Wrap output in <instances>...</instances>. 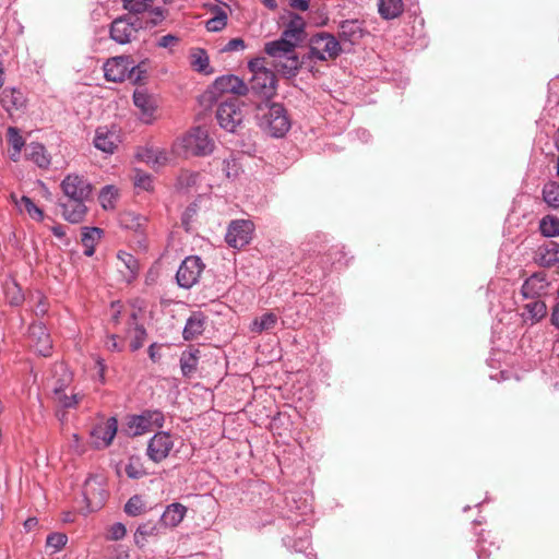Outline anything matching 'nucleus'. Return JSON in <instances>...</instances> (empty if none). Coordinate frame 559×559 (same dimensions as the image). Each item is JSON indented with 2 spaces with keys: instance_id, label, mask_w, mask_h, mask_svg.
<instances>
[{
  "instance_id": "obj_27",
  "label": "nucleus",
  "mask_w": 559,
  "mask_h": 559,
  "mask_svg": "<svg viewBox=\"0 0 559 559\" xmlns=\"http://www.w3.org/2000/svg\"><path fill=\"white\" fill-rule=\"evenodd\" d=\"M296 46L297 44H295V41L282 35L280 39L266 43L264 51L269 56L277 59L282 58V56L295 52Z\"/></svg>"
},
{
  "instance_id": "obj_12",
  "label": "nucleus",
  "mask_w": 559,
  "mask_h": 559,
  "mask_svg": "<svg viewBox=\"0 0 559 559\" xmlns=\"http://www.w3.org/2000/svg\"><path fill=\"white\" fill-rule=\"evenodd\" d=\"M253 231L254 225L252 222L236 219L229 224L225 240L228 246L235 249H241L251 241Z\"/></svg>"
},
{
  "instance_id": "obj_38",
  "label": "nucleus",
  "mask_w": 559,
  "mask_h": 559,
  "mask_svg": "<svg viewBox=\"0 0 559 559\" xmlns=\"http://www.w3.org/2000/svg\"><path fill=\"white\" fill-rule=\"evenodd\" d=\"M190 64L194 71L205 74H210L213 72V70L210 69V59L205 49H192L190 53Z\"/></svg>"
},
{
  "instance_id": "obj_22",
  "label": "nucleus",
  "mask_w": 559,
  "mask_h": 559,
  "mask_svg": "<svg viewBox=\"0 0 559 559\" xmlns=\"http://www.w3.org/2000/svg\"><path fill=\"white\" fill-rule=\"evenodd\" d=\"M362 22L359 20H345L338 25V38L340 43L356 45L365 36L366 29L362 26Z\"/></svg>"
},
{
  "instance_id": "obj_46",
  "label": "nucleus",
  "mask_w": 559,
  "mask_h": 559,
  "mask_svg": "<svg viewBox=\"0 0 559 559\" xmlns=\"http://www.w3.org/2000/svg\"><path fill=\"white\" fill-rule=\"evenodd\" d=\"M543 200L551 207H559V183L549 181L545 183L543 191Z\"/></svg>"
},
{
  "instance_id": "obj_25",
  "label": "nucleus",
  "mask_w": 559,
  "mask_h": 559,
  "mask_svg": "<svg viewBox=\"0 0 559 559\" xmlns=\"http://www.w3.org/2000/svg\"><path fill=\"white\" fill-rule=\"evenodd\" d=\"M535 262L543 267H551L559 262V245L549 242L539 247L534 258Z\"/></svg>"
},
{
  "instance_id": "obj_3",
  "label": "nucleus",
  "mask_w": 559,
  "mask_h": 559,
  "mask_svg": "<svg viewBox=\"0 0 559 559\" xmlns=\"http://www.w3.org/2000/svg\"><path fill=\"white\" fill-rule=\"evenodd\" d=\"M225 94L235 96L247 95V83L234 74L217 78L212 85L201 95V103H215Z\"/></svg>"
},
{
  "instance_id": "obj_59",
  "label": "nucleus",
  "mask_w": 559,
  "mask_h": 559,
  "mask_svg": "<svg viewBox=\"0 0 559 559\" xmlns=\"http://www.w3.org/2000/svg\"><path fill=\"white\" fill-rule=\"evenodd\" d=\"M265 58H254L248 62V69L252 75L259 74L262 71H271L265 67Z\"/></svg>"
},
{
  "instance_id": "obj_61",
  "label": "nucleus",
  "mask_w": 559,
  "mask_h": 559,
  "mask_svg": "<svg viewBox=\"0 0 559 559\" xmlns=\"http://www.w3.org/2000/svg\"><path fill=\"white\" fill-rule=\"evenodd\" d=\"M224 170L226 171V176L228 178H235L239 173V164L236 158L225 159L224 160Z\"/></svg>"
},
{
  "instance_id": "obj_51",
  "label": "nucleus",
  "mask_w": 559,
  "mask_h": 559,
  "mask_svg": "<svg viewBox=\"0 0 559 559\" xmlns=\"http://www.w3.org/2000/svg\"><path fill=\"white\" fill-rule=\"evenodd\" d=\"M199 205L195 202L190 203L181 215V225L186 231L191 230V224L198 214Z\"/></svg>"
},
{
  "instance_id": "obj_9",
  "label": "nucleus",
  "mask_w": 559,
  "mask_h": 559,
  "mask_svg": "<svg viewBox=\"0 0 559 559\" xmlns=\"http://www.w3.org/2000/svg\"><path fill=\"white\" fill-rule=\"evenodd\" d=\"M83 497L87 511L95 512L106 503L108 491L98 477L90 476L83 485Z\"/></svg>"
},
{
  "instance_id": "obj_32",
  "label": "nucleus",
  "mask_w": 559,
  "mask_h": 559,
  "mask_svg": "<svg viewBox=\"0 0 559 559\" xmlns=\"http://www.w3.org/2000/svg\"><path fill=\"white\" fill-rule=\"evenodd\" d=\"M103 229L98 227H83L81 233V242L84 247V254L92 257L95 252V247L99 242Z\"/></svg>"
},
{
  "instance_id": "obj_16",
  "label": "nucleus",
  "mask_w": 559,
  "mask_h": 559,
  "mask_svg": "<svg viewBox=\"0 0 559 559\" xmlns=\"http://www.w3.org/2000/svg\"><path fill=\"white\" fill-rule=\"evenodd\" d=\"M550 282L544 271L535 272L527 277L521 287V295L525 299L540 298L548 293Z\"/></svg>"
},
{
  "instance_id": "obj_57",
  "label": "nucleus",
  "mask_w": 559,
  "mask_h": 559,
  "mask_svg": "<svg viewBox=\"0 0 559 559\" xmlns=\"http://www.w3.org/2000/svg\"><path fill=\"white\" fill-rule=\"evenodd\" d=\"M126 474L128 475L129 478L139 479L146 475V472L140 464L133 462V460H130V462L126 466Z\"/></svg>"
},
{
  "instance_id": "obj_55",
  "label": "nucleus",
  "mask_w": 559,
  "mask_h": 559,
  "mask_svg": "<svg viewBox=\"0 0 559 559\" xmlns=\"http://www.w3.org/2000/svg\"><path fill=\"white\" fill-rule=\"evenodd\" d=\"M134 186L145 191L153 190V178L151 175L136 170L134 176Z\"/></svg>"
},
{
  "instance_id": "obj_7",
  "label": "nucleus",
  "mask_w": 559,
  "mask_h": 559,
  "mask_svg": "<svg viewBox=\"0 0 559 559\" xmlns=\"http://www.w3.org/2000/svg\"><path fill=\"white\" fill-rule=\"evenodd\" d=\"M218 124L228 132H235L241 124L243 114L240 108V102L235 96L221 102L216 110Z\"/></svg>"
},
{
  "instance_id": "obj_13",
  "label": "nucleus",
  "mask_w": 559,
  "mask_h": 559,
  "mask_svg": "<svg viewBox=\"0 0 559 559\" xmlns=\"http://www.w3.org/2000/svg\"><path fill=\"white\" fill-rule=\"evenodd\" d=\"M174 448V440L169 432H156L147 443L146 454L154 463H160Z\"/></svg>"
},
{
  "instance_id": "obj_14",
  "label": "nucleus",
  "mask_w": 559,
  "mask_h": 559,
  "mask_svg": "<svg viewBox=\"0 0 559 559\" xmlns=\"http://www.w3.org/2000/svg\"><path fill=\"white\" fill-rule=\"evenodd\" d=\"M88 200H80L79 198H69L63 195L59 200L62 217L71 224H80L85 221L88 212Z\"/></svg>"
},
{
  "instance_id": "obj_26",
  "label": "nucleus",
  "mask_w": 559,
  "mask_h": 559,
  "mask_svg": "<svg viewBox=\"0 0 559 559\" xmlns=\"http://www.w3.org/2000/svg\"><path fill=\"white\" fill-rule=\"evenodd\" d=\"M186 512L187 508L183 504L171 503L159 516V523L165 527H175L183 520Z\"/></svg>"
},
{
  "instance_id": "obj_45",
  "label": "nucleus",
  "mask_w": 559,
  "mask_h": 559,
  "mask_svg": "<svg viewBox=\"0 0 559 559\" xmlns=\"http://www.w3.org/2000/svg\"><path fill=\"white\" fill-rule=\"evenodd\" d=\"M118 198V190L111 186H105L98 195V201L104 210H114Z\"/></svg>"
},
{
  "instance_id": "obj_36",
  "label": "nucleus",
  "mask_w": 559,
  "mask_h": 559,
  "mask_svg": "<svg viewBox=\"0 0 559 559\" xmlns=\"http://www.w3.org/2000/svg\"><path fill=\"white\" fill-rule=\"evenodd\" d=\"M305 25L306 24L304 19L295 14L286 25L282 35L295 41V44H298L302 40L305 34Z\"/></svg>"
},
{
  "instance_id": "obj_53",
  "label": "nucleus",
  "mask_w": 559,
  "mask_h": 559,
  "mask_svg": "<svg viewBox=\"0 0 559 559\" xmlns=\"http://www.w3.org/2000/svg\"><path fill=\"white\" fill-rule=\"evenodd\" d=\"M56 400L63 408H74L79 405L80 401L83 399L80 394L67 395L64 391L60 394H55Z\"/></svg>"
},
{
  "instance_id": "obj_44",
  "label": "nucleus",
  "mask_w": 559,
  "mask_h": 559,
  "mask_svg": "<svg viewBox=\"0 0 559 559\" xmlns=\"http://www.w3.org/2000/svg\"><path fill=\"white\" fill-rule=\"evenodd\" d=\"M539 231L545 237L559 236V218L554 215H546L539 222Z\"/></svg>"
},
{
  "instance_id": "obj_39",
  "label": "nucleus",
  "mask_w": 559,
  "mask_h": 559,
  "mask_svg": "<svg viewBox=\"0 0 559 559\" xmlns=\"http://www.w3.org/2000/svg\"><path fill=\"white\" fill-rule=\"evenodd\" d=\"M128 323L130 325H134V335L130 342V349H131V352H136L141 347H143L144 342L147 336V332L143 324L138 323V313L136 312H132L130 314Z\"/></svg>"
},
{
  "instance_id": "obj_23",
  "label": "nucleus",
  "mask_w": 559,
  "mask_h": 559,
  "mask_svg": "<svg viewBox=\"0 0 559 559\" xmlns=\"http://www.w3.org/2000/svg\"><path fill=\"white\" fill-rule=\"evenodd\" d=\"M331 265V258L326 254L319 253L311 258V260L305 266V270L307 274L312 277V280L321 281L330 272Z\"/></svg>"
},
{
  "instance_id": "obj_58",
  "label": "nucleus",
  "mask_w": 559,
  "mask_h": 559,
  "mask_svg": "<svg viewBox=\"0 0 559 559\" xmlns=\"http://www.w3.org/2000/svg\"><path fill=\"white\" fill-rule=\"evenodd\" d=\"M51 158L47 154L44 145L37 143V167L47 169L50 166Z\"/></svg>"
},
{
  "instance_id": "obj_34",
  "label": "nucleus",
  "mask_w": 559,
  "mask_h": 559,
  "mask_svg": "<svg viewBox=\"0 0 559 559\" xmlns=\"http://www.w3.org/2000/svg\"><path fill=\"white\" fill-rule=\"evenodd\" d=\"M7 140L10 146V158L14 162L19 160L22 148L25 146V140L20 130L15 127H9L7 130Z\"/></svg>"
},
{
  "instance_id": "obj_8",
  "label": "nucleus",
  "mask_w": 559,
  "mask_h": 559,
  "mask_svg": "<svg viewBox=\"0 0 559 559\" xmlns=\"http://www.w3.org/2000/svg\"><path fill=\"white\" fill-rule=\"evenodd\" d=\"M205 264L198 255L187 257L178 267L176 280L181 288L189 289L199 283Z\"/></svg>"
},
{
  "instance_id": "obj_35",
  "label": "nucleus",
  "mask_w": 559,
  "mask_h": 559,
  "mask_svg": "<svg viewBox=\"0 0 559 559\" xmlns=\"http://www.w3.org/2000/svg\"><path fill=\"white\" fill-rule=\"evenodd\" d=\"M404 11L403 0H378V12L384 20L399 17Z\"/></svg>"
},
{
  "instance_id": "obj_47",
  "label": "nucleus",
  "mask_w": 559,
  "mask_h": 559,
  "mask_svg": "<svg viewBox=\"0 0 559 559\" xmlns=\"http://www.w3.org/2000/svg\"><path fill=\"white\" fill-rule=\"evenodd\" d=\"M292 548L296 552H302L308 559H317V555L313 552L310 542V534L306 532L302 536L294 539Z\"/></svg>"
},
{
  "instance_id": "obj_1",
  "label": "nucleus",
  "mask_w": 559,
  "mask_h": 559,
  "mask_svg": "<svg viewBox=\"0 0 559 559\" xmlns=\"http://www.w3.org/2000/svg\"><path fill=\"white\" fill-rule=\"evenodd\" d=\"M255 110L260 128L271 136L282 138L289 131L292 122L283 104L257 103Z\"/></svg>"
},
{
  "instance_id": "obj_30",
  "label": "nucleus",
  "mask_w": 559,
  "mask_h": 559,
  "mask_svg": "<svg viewBox=\"0 0 559 559\" xmlns=\"http://www.w3.org/2000/svg\"><path fill=\"white\" fill-rule=\"evenodd\" d=\"M522 312V318L524 322H531V324L539 322L547 314V306L539 298L534 299L531 302H527Z\"/></svg>"
},
{
  "instance_id": "obj_6",
  "label": "nucleus",
  "mask_w": 559,
  "mask_h": 559,
  "mask_svg": "<svg viewBox=\"0 0 559 559\" xmlns=\"http://www.w3.org/2000/svg\"><path fill=\"white\" fill-rule=\"evenodd\" d=\"M142 28V22L139 19L132 20L130 14H124L115 19L109 27V37L120 45H126L136 37Z\"/></svg>"
},
{
  "instance_id": "obj_52",
  "label": "nucleus",
  "mask_w": 559,
  "mask_h": 559,
  "mask_svg": "<svg viewBox=\"0 0 559 559\" xmlns=\"http://www.w3.org/2000/svg\"><path fill=\"white\" fill-rule=\"evenodd\" d=\"M68 537L63 533H50L46 538V547L52 552L60 550L67 544Z\"/></svg>"
},
{
  "instance_id": "obj_17",
  "label": "nucleus",
  "mask_w": 559,
  "mask_h": 559,
  "mask_svg": "<svg viewBox=\"0 0 559 559\" xmlns=\"http://www.w3.org/2000/svg\"><path fill=\"white\" fill-rule=\"evenodd\" d=\"M476 554L478 559H496L500 550V540L492 531L481 530L477 533Z\"/></svg>"
},
{
  "instance_id": "obj_64",
  "label": "nucleus",
  "mask_w": 559,
  "mask_h": 559,
  "mask_svg": "<svg viewBox=\"0 0 559 559\" xmlns=\"http://www.w3.org/2000/svg\"><path fill=\"white\" fill-rule=\"evenodd\" d=\"M198 174L195 173H183L180 175V177L178 178L179 180V185L180 186H186V187H189V186H192V185H195L197 182V179H198Z\"/></svg>"
},
{
  "instance_id": "obj_40",
  "label": "nucleus",
  "mask_w": 559,
  "mask_h": 559,
  "mask_svg": "<svg viewBox=\"0 0 559 559\" xmlns=\"http://www.w3.org/2000/svg\"><path fill=\"white\" fill-rule=\"evenodd\" d=\"M52 353V341L45 325L37 324V354L44 357Z\"/></svg>"
},
{
  "instance_id": "obj_5",
  "label": "nucleus",
  "mask_w": 559,
  "mask_h": 559,
  "mask_svg": "<svg viewBox=\"0 0 559 559\" xmlns=\"http://www.w3.org/2000/svg\"><path fill=\"white\" fill-rule=\"evenodd\" d=\"M342 52L340 40L332 34L321 32L310 38L309 59L319 61L334 60Z\"/></svg>"
},
{
  "instance_id": "obj_37",
  "label": "nucleus",
  "mask_w": 559,
  "mask_h": 559,
  "mask_svg": "<svg viewBox=\"0 0 559 559\" xmlns=\"http://www.w3.org/2000/svg\"><path fill=\"white\" fill-rule=\"evenodd\" d=\"M117 258L127 269V273H123L126 281L128 283L133 282L138 277L140 271L138 259L133 254L126 251H119Z\"/></svg>"
},
{
  "instance_id": "obj_62",
  "label": "nucleus",
  "mask_w": 559,
  "mask_h": 559,
  "mask_svg": "<svg viewBox=\"0 0 559 559\" xmlns=\"http://www.w3.org/2000/svg\"><path fill=\"white\" fill-rule=\"evenodd\" d=\"M110 539L112 540H119L122 539L127 534V528L124 524L118 522L111 525L110 530Z\"/></svg>"
},
{
  "instance_id": "obj_20",
  "label": "nucleus",
  "mask_w": 559,
  "mask_h": 559,
  "mask_svg": "<svg viewBox=\"0 0 559 559\" xmlns=\"http://www.w3.org/2000/svg\"><path fill=\"white\" fill-rule=\"evenodd\" d=\"M120 142V135L115 128L109 129L104 126L98 127L95 131L94 145L104 153L112 154Z\"/></svg>"
},
{
  "instance_id": "obj_63",
  "label": "nucleus",
  "mask_w": 559,
  "mask_h": 559,
  "mask_svg": "<svg viewBox=\"0 0 559 559\" xmlns=\"http://www.w3.org/2000/svg\"><path fill=\"white\" fill-rule=\"evenodd\" d=\"M178 43H179V37L173 35V34H167L159 38L157 46L162 47V48H168L174 45H177Z\"/></svg>"
},
{
  "instance_id": "obj_15",
  "label": "nucleus",
  "mask_w": 559,
  "mask_h": 559,
  "mask_svg": "<svg viewBox=\"0 0 559 559\" xmlns=\"http://www.w3.org/2000/svg\"><path fill=\"white\" fill-rule=\"evenodd\" d=\"M186 146L194 155L204 156L213 152L214 142L210 138L206 129L202 127L193 128L185 139Z\"/></svg>"
},
{
  "instance_id": "obj_49",
  "label": "nucleus",
  "mask_w": 559,
  "mask_h": 559,
  "mask_svg": "<svg viewBox=\"0 0 559 559\" xmlns=\"http://www.w3.org/2000/svg\"><path fill=\"white\" fill-rule=\"evenodd\" d=\"M124 512L130 516H139L146 510V506L139 495L132 496L123 508Z\"/></svg>"
},
{
  "instance_id": "obj_54",
  "label": "nucleus",
  "mask_w": 559,
  "mask_h": 559,
  "mask_svg": "<svg viewBox=\"0 0 559 559\" xmlns=\"http://www.w3.org/2000/svg\"><path fill=\"white\" fill-rule=\"evenodd\" d=\"M11 198L13 199L17 210L21 213L26 212L33 216L35 213V204L31 198L22 195L20 199H17L15 194H12Z\"/></svg>"
},
{
  "instance_id": "obj_42",
  "label": "nucleus",
  "mask_w": 559,
  "mask_h": 559,
  "mask_svg": "<svg viewBox=\"0 0 559 559\" xmlns=\"http://www.w3.org/2000/svg\"><path fill=\"white\" fill-rule=\"evenodd\" d=\"M276 323L277 316L273 312H266L252 321L250 331L253 333H262L263 331L273 329Z\"/></svg>"
},
{
  "instance_id": "obj_4",
  "label": "nucleus",
  "mask_w": 559,
  "mask_h": 559,
  "mask_svg": "<svg viewBox=\"0 0 559 559\" xmlns=\"http://www.w3.org/2000/svg\"><path fill=\"white\" fill-rule=\"evenodd\" d=\"M277 90V78L273 71H262L251 75L247 84V96L257 106V103H267L275 95Z\"/></svg>"
},
{
  "instance_id": "obj_29",
  "label": "nucleus",
  "mask_w": 559,
  "mask_h": 559,
  "mask_svg": "<svg viewBox=\"0 0 559 559\" xmlns=\"http://www.w3.org/2000/svg\"><path fill=\"white\" fill-rule=\"evenodd\" d=\"M200 354V349L193 347L181 353L180 369L185 378H191L197 372Z\"/></svg>"
},
{
  "instance_id": "obj_33",
  "label": "nucleus",
  "mask_w": 559,
  "mask_h": 559,
  "mask_svg": "<svg viewBox=\"0 0 559 559\" xmlns=\"http://www.w3.org/2000/svg\"><path fill=\"white\" fill-rule=\"evenodd\" d=\"M205 318L199 313H193L186 322L182 331L183 340L191 341L200 336L204 331Z\"/></svg>"
},
{
  "instance_id": "obj_10",
  "label": "nucleus",
  "mask_w": 559,
  "mask_h": 559,
  "mask_svg": "<svg viewBox=\"0 0 559 559\" xmlns=\"http://www.w3.org/2000/svg\"><path fill=\"white\" fill-rule=\"evenodd\" d=\"M117 431L118 420L116 417H109L95 424L90 431L92 447L96 450L108 448L112 443Z\"/></svg>"
},
{
  "instance_id": "obj_24",
  "label": "nucleus",
  "mask_w": 559,
  "mask_h": 559,
  "mask_svg": "<svg viewBox=\"0 0 559 559\" xmlns=\"http://www.w3.org/2000/svg\"><path fill=\"white\" fill-rule=\"evenodd\" d=\"M1 105L4 110L13 117L25 107L26 99L22 92L11 88L4 90L1 94Z\"/></svg>"
},
{
  "instance_id": "obj_56",
  "label": "nucleus",
  "mask_w": 559,
  "mask_h": 559,
  "mask_svg": "<svg viewBox=\"0 0 559 559\" xmlns=\"http://www.w3.org/2000/svg\"><path fill=\"white\" fill-rule=\"evenodd\" d=\"M150 14V20L147 21V24L152 26H156L159 23H162L168 13L167 10L160 8V7H151L150 10L146 11Z\"/></svg>"
},
{
  "instance_id": "obj_41",
  "label": "nucleus",
  "mask_w": 559,
  "mask_h": 559,
  "mask_svg": "<svg viewBox=\"0 0 559 559\" xmlns=\"http://www.w3.org/2000/svg\"><path fill=\"white\" fill-rule=\"evenodd\" d=\"M158 534V522L155 520H148L140 524L134 533V542L136 545H142L150 536Z\"/></svg>"
},
{
  "instance_id": "obj_21",
  "label": "nucleus",
  "mask_w": 559,
  "mask_h": 559,
  "mask_svg": "<svg viewBox=\"0 0 559 559\" xmlns=\"http://www.w3.org/2000/svg\"><path fill=\"white\" fill-rule=\"evenodd\" d=\"M134 106L140 110V119L144 123H152L155 119V111L157 109L154 97L145 91L135 90L133 93Z\"/></svg>"
},
{
  "instance_id": "obj_50",
  "label": "nucleus",
  "mask_w": 559,
  "mask_h": 559,
  "mask_svg": "<svg viewBox=\"0 0 559 559\" xmlns=\"http://www.w3.org/2000/svg\"><path fill=\"white\" fill-rule=\"evenodd\" d=\"M227 25V14L222 9L217 8L215 16L206 21L205 27L209 32H219Z\"/></svg>"
},
{
  "instance_id": "obj_28",
  "label": "nucleus",
  "mask_w": 559,
  "mask_h": 559,
  "mask_svg": "<svg viewBox=\"0 0 559 559\" xmlns=\"http://www.w3.org/2000/svg\"><path fill=\"white\" fill-rule=\"evenodd\" d=\"M118 222L119 225L124 229L143 234L147 219L146 217L132 211H123L119 214Z\"/></svg>"
},
{
  "instance_id": "obj_18",
  "label": "nucleus",
  "mask_w": 559,
  "mask_h": 559,
  "mask_svg": "<svg viewBox=\"0 0 559 559\" xmlns=\"http://www.w3.org/2000/svg\"><path fill=\"white\" fill-rule=\"evenodd\" d=\"M72 382V373L69 371L64 362H55L50 369V376L46 378V386L53 392L60 394Z\"/></svg>"
},
{
  "instance_id": "obj_11",
  "label": "nucleus",
  "mask_w": 559,
  "mask_h": 559,
  "mask_svg": "<svg viewBox=\"0 0 559 559\" xmlns=\"http://www.w3.org/2000/svg\"><path fill=\"white\" fill-rule=\"evenodd\" d=\"M63 195L93 201V186L82 175L69 174L60 183Z\"/></svg>"
},
{
  "instance_id": "obj_31",
  "label": "nucleus",
  "mask_w": 559,
  "mask_h": 559,
  "mask_svg": "<svg viewBox=\"0 0 559 559\" xmlns=\"http://www.w3.org/2000/svg\"><path fill=\"white\" fill-rule=\"evenodd\" d=\"M301 64L302 62L299 60V57L292 52L277 58L274 67L287 78H293L297 75Z\"/></svg>"
},
{
  "instance_id": "obj_19",
  "label": "nucleus",
  "mask_w": 559,
  "mask_h": 559,
  "mask_svg": "<svg viewBox=\"0 0 559 559\" xmlns=\"http://www.w3.org/2000/svg\"><path fill=\"white\" fill-rule=\"evenodd\" d=\"M130 57L119 56L108 59L104 64L105 79L110 82H123L128 79L131 68Z\"/></svg>"
},
{
  "instance_id": "obj_43",
  "label": "nucleus",
  "mask_w": 559,
  "mask_h": 559,
  "mask_svg": "<svg viewBox=\"0 0 559 559\" xmlns=\"http://www.w3.org/2000/svg\"><path fill=\"white\" fill-rule=\"evenodd\" d=\"M147 63L148 61H142L139 64H134V61L130 58V74L128 79L134 84H143L147 79Z\"/></svg>"
},
{
  "instance_id": "obj_60",
  "label": "nucleus",
  "mask_w": 559,
  "mask_h": 559,
  "mask_svg": "<svg viewBox=\"0 0 559 559\" xmlns=\"http://www.w3.org/2000/svg\"><path fill=\"white\" fill-rule=\"evenodd\" d=\"M246 48V43L242 38H233L230 39L222 49V52H233L238 50H243Z\"/></svg>"
},
{
  "instance_id": "obj_2",
  "label": "nucleus",
  "mask_w": 559,
  "mask_h": 559,
  "mask_svg": "<svg viewBox=\"0 0 559 559\" xmlns=\"http://www.w3.org/2000/svg\"><path fill=\"white\" fill-rule=\"evenodd\" d=\"M165 423L164 413L159 409H144L141 414L127 415L123 431L129 437L142 436L154 428H162Z\"/></svg>"
},
{
  "instance_id": "obj_48",
  "label": "nucleus",
  "mask_w": 559,
  "mask_h": 559,
  "mask_svg": "<svg viewBox=\"0 0 559 559\" xmlns=\"http://www.w3.org/2000/svg\"><path fill=\"white\" fill-rule=\"evenodd\" d=\"M154 0H122V7L129 14H142L151 9Z\"/></svg>"
}]
</instances>
